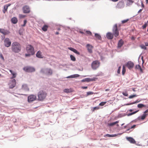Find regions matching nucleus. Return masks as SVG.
I'll list each match as a JSON object with an SVG mask.
<instances>
[{
	"mask_svg": "<svg viewBox=\"0 0 148 148\" xmlns=\"http://www.w3.org/2000/svg\"><path fill=\"white\" fill-rule=\"evenodd\" d=\"M21 45L19 43L15 42L12 43L11 50L13 52L18 53L21 51Z\"/></svg>",
	"mask_w": 148,
	"mask_h": 148,
	"instance_id": "f257e3e1",
	"label": "nucleus"
},
{
	"mask_svg": "<svg viewBox=\"0 0 148 148\" xmlns=\"http://www.w3.org/2000/svg\"><path fill=\"white\" fill-rule=\"evenodd\" d=\"M26 50L27 54H25V56L26 57H29L31 55H33L34 54V49L33 47L31 45H28L26 47Z\"/></svg>",
	"mask_w": 148,
	"mask_h": 148,
	"instance_id": "f03ea898",
	"label": "nucleus"
},
{
	"mask_svg": "<svg viewBox=\"0 0 148 148\" xmlns=\"http://www.w3.org/2000/svg\"><path fill=\"white\" fill-rule=\"evenodd\" d=\"M47 93L44 91L40 90L38 93V99L40 101H43L46 97Z\"/></svg>",
	"mask_w": 148,
	"mask_h": 148,
	"instance_id": "7ed1b4c3",
	"label": "nucleus"
},
{
	"mask_svg": "<svg viewBox=\"0 0 148 148\" xmlns=\"http://www.w3.org/2000/svg\"><path fill=\"white\" fill-rule=\"evenodd\" d=\"M112 32L113 34L115 37H117L119 35V30L118 29L117 24H115L113 26L112 29Z\"/></svg>",
	"mask_w": 148,
	"mask_h": 148,
	"instance_id": "20e7f679",
	"label": "nucleus"
},
{
	"mask_svg": "<svg viewBox=\"0 0 148 148\" xmlns=\"http://www.w3.org/2000/svg\"><path fill=\"white\" fill-rule=\"evenodd\" d=\"M41 72L47 75H51L52 74V71L50 69H42L41 70Z\"/></svg>",
	"mask_w": 148,
	"mask_h": 148,
	"instance_id": "39448f33",
	"label": "nucleus"
},
{
	"mask_svg": "<svg viewBox=\"0 0 148 148\" xmlns=\"http://www.w3.org/2000/svg\"><path fill=\"white\" fill-rule=\"evenodd\" d=\"M100 63L98 60L93 61L91 64L92 68L94 70H95L99 66Z\"/></svg>",
	"mask_w": 148,
	"mask_h": 148,
	"instance_id": "423d86ee",
	"label": "nucleus"
},
{
	"mask_svg": "<svg viewBox=\"0 0 148 148\" xmlns=\"http://www.w3.org/2000/svg\"><path fill=\"white\" fill-rule=\"evenodd\" d=\"M23 70L27 72H32L35 71L34 68L31 66H26L23 68Z\"/></svg>",
	"mask_w": 148,
	"mask_h": 148,
	"instance_id": "0eeeda50",
	"label": "nucleus"
},
{
	"mask_svg": "<svg viewBox=\"0 0 148 148\" xmlns=\"http://www.w3.org/2000/svg\"><path fill=\"white\" fill-rule=\"evenodd\" d=\"M36 95H31L28 97V101L31 103V102L36 100Z\"/></svg>",
	"mask_w": 148,
	"mask_h": 148,
	"instance_id": "6e6552de",
	"label": "nucleus"
},
{
	"mask_svg": "<svg viewBox=\"0 0 148 148\" xmlns=\"http://www.w3.org/2000/svg\"><path fill=\"white\" fill-rule=\"evenodd\" d=\"M23 12L24 13H29L30 12L29 6L27 5H24L22 8Z\"/></svg>",
	"mask_w": 148,
	"mask_h": 148,
	"instance_id": "1a4fd4ad",
	"label": "nucleus"
},
{
	"mask_svg": "<svg viewBox=\"0 0 148 148\" xmlns=\"http://www.w3.org/2000/svg\"><path fill=\"white\" fill-rule=\"evenodd\" d=\"M16 80L14 79L11 80L10 81L9 84V88H12L16 86Z\"/></svg>",
	"mask_w": 148,
	"mask_h": 148,
	"instance_id": "9d476101",
	"label": "nucleus"
},
{
	"mask_svg": "<svg viewBox=\"0 0 148 148\" xmlns=\"http://www.w3.org/2000/svg\"><path fill=\"white\" fill-rule=\"evenodd\" d=\"M11 42L9 38H6L4 40V44L5 47H10L11 45Z\"/></svg>",
	"mask_w": 148,
	"mask_h": 148,
	"instance_id": "9b49d317",
	"label": "nucleus"
},
{
	"mask_svg": "<svg viewBox=\"0 0 148 148\" xmlns=\"http://www.w3.org/2000/svg\"><path fill=\"white\" fill-rule=\"evenodd\" d=\"M124 7V2L123 1L119 2L116 6V8L118 9H121Z\"/></svg>",
	"mask_w": 148,
	"mask_h": 148,
	"instance_id": "f8f14e48",
	"label": "nucleus"
},
{
	"mask_svg": "<svg viewBox=\"0 0 148 148\" xmlns=\"http://www.w3.org/2000/svg\"><path fill=\"white\" fill-rule=\"evenodd\" d=\"M126 66L129 69H131L134 66V64L132 62L129 61L126 64Z\"/></svg>",
	"mask_w": 148,
	"mask_h": 148,
	"instance_id": "ddd939ff",
	"label": "nucleus"
},
{
	"mask_svg": "<svg viewBox=\"0 0 148 148\" xmlns=\"http://www.w3.org/2000/svg\"><path fill=\"white\" fill-rule=\"evenodd\" d=\"M97 79L96 78H86L84 79L81 80L82 82H89L90 81H95Z\"/></svg>",
	"mask_w": 148,
	"mask_h": 148,
	"instance_id": "4468645a",
	"label": "nucleus"
},
{
	"mask_svg": "<svg viewBox=\"0 0 148 148\" xmlns=\"http://www.w3.org/2000/svg\"><path fill=\"white\" fill-rule=\"evenodd\" d=\"M0 32L4 35L8 34L10 33V32L8 30H5L4 29L1 28H0Z\"/></svg>",
	"mask_w": 148,
	"mask_h": 148,
	"instance_id": "2eb2a0df",
	"label": "nucleus"
},
{
	"mask_svg": "<svg viewBox=\"0 0 148 148\" xmlns=\"http://www.w3.org/2000/svg\"><path fill=\"white\" fill-rule=\"evenodd\" d=\"M86 48L87 49L88 52L90 53H92V49L93 47L91 45L89 44H87L86 46Z\"/></svg>",
	"mask_w": 148,
	"mask_h": 148,
	"instance_id": "dca6fc26",
	"label": "nucleus"
},
{
	"mask_svg": "<svg viewBox=\"0 0 148 148\" xmlns=\"http://www.w3.org/2000/svg\"><path fill=\"white\" fill-rule=\"evenodd\" d=\"M113 34L110 32H108L106 34V37L108 39H112L113 37Z\"/></svg>",
	"mask_w": 148,
	"mask_h": 148,
	"instance_id": "f3484780",
	"label": "nucleus"
},
{
	"mask_svg": "<svg viewBox=\"0 0 148 148\" xmlns=\"http://www.w3.org/2000/svg\"><path fill=\"white\" fill-rule=\"evenodd\" d=\"M148 112V109L146 110L144 112V114L141 117V119L143 120L148 115V114H147Z\"/></svg>",
	"mask_w": 148,
	"mask_h": 148,
	"instance_id": "a211bd4d",
	"label": "nucleus"
},
{
	"mask_svg": "<svg viewBox=\"0 0 148 148\" xmlns=\"http://www.w3.org/2000/svg\"><path fill=\"white\" fill-rule=\"evenodd\" d=\"M124 44V41L122 39L120 40L118 44L117 47L118 48H120Z\"/></svg>",
	"mask_w": 148,
	"mask_h": 148,
	"instance_id": "6ab92c4d",
	"label": "nucleus"
},
{
	"mask_svg": "<svg viewBox=\"0 0 148 148\" xmlns=\"http://www.w3.org/2000/svg\"><path fill=\"white\" fill-rule=\"evenodd\" d=\"M134 2V1L132 0H127L126 1V5L130 6Z\"/></svg>",
	"mask_w": 148,
	"mask_h": 148,
	"instance_id": "aec40b11",
	"label": "nucleus"
},
{
	"mask_svg": "<svg viewBox=\"0 0 148 148\" xmlns=\"http://www.w3.org/2000/svg\"><path fill=\"white\" fill-rule=\"evenodd\" d=\"M127 139L131 143L134 144L136 143L135 140L132 137H127Z\"/></svg>",
	"mask_w": 148,
	"mask_h": 148,
	"instance_id": "412c9836",
	"label": "nucleus"
},
{
	"mask_svg": "<svg viewBox=\"0 0 148 148\" xmlns=\"http://www.w3.org/2000/svg\"><path fill=\"white\" fill-rule=\"evenodd\" d=\"M68 49L71 51L75 53L78 55H79L80 53L76 49L72 47H68Z\"/></svg>",
	"mask_w": 148,
	"mask_h": 148,
	"instance_id": "4be33fe9",
	"label": "nucleus"
},
{
	"mask_svg": "<svg viewBox=\"0 0 148 148\" xmlns=\"http://www.w3.org/2000/svg\"><path fill=\"white\" fill-rule=\"evenodd\" d=\"M11 21L12 23L14 24H15L17 23L18 20L16 18L14 17L12 18Z\"/></svg>",
	"mask_w": 148,
	"mask_h": 148,
	"instance_id": "5701e85b",
	"label": "nucleus"
},
{
	"mask_svg": "<svg viewBox=\"0 0 148 148\" xmlns=\"http://www.w3.org/2000/svg\"><path fill=\"white\" fill-rule=\"evenodd\" d=\"M36 56L37 57L40 58H42L43 57H42V52L40 51H38L37 53L36 54Z\"/></svg>",
	"mask_w": 148,
	"mask_h": 148,
	"instance_id": "b1692460",
	"label": "nucleus"
},
{
	"mask_svg": "<svg viewBox=\"0 0 148 148\" xmlns=\"http://www.w3.org/2000/svg\"><path fill=\"white\" fill-rule=\"evenodd\" d=\"M10 71V72L11 73V74L12 75V77H11V79H13L14 78H15L16 77V73H15L13 72L11 70H9Z\"/></svg>",
	"mask_w": 148,
	"mask_h": 148,
	"instance_id": "393cba45",
	"label": "nucleus"
},
{
	"mask_svg": "<svg viewBox=\"0 0 148 148\" xmlns=\"http://www.w3.org/2000/svg\"><path fill=\"white\" fill-rule=\"evenodd\" d=\"M135 68L136 69H139L141 73L143 72V70L139 65H136Z\"/></svg>",
	"mask_w": 148,
	"mask_h": 148,
	"instance_id": "a878e982",
	"label": "nucleus"
},
{
	"mask_svg": "<svg viewBox=\"0 0 148 148\" xmlns=\"http://www.w3.org/2000/svg\"><path fill=\"white\" fill-rule=\"evenodd\" d=\"M48 27V26L46 25H45L42 28V30L44 32L46 31Z\"/></svg>",
	"mask_w": 148,
	"mask_h": 148,
	"instance_id": "bb28decb",
	"label": "nucleus"
},
{
	"mask_svg": "<svg viewBox=\"0 0 148 148\" xmlns=\"http://www.w3.org/2000/svg\"><path fill=\"white\" fill-rule=\"evenodd\" d=\"M116 136L115 135H113V134H107L105 135L104 136V137H113L115 136Z\"/></svg>",
	"mask_w": 148,
	"mask_h": 148,
	"instance_id": "cd10ccee",
	"label": "nucleus"
},
{
	"mask_svg": "<svg viewBox=\"0 0 148 148\" xmlns=\"http://www.w3.org/2000/svg\"><path fill=\"white\" fill-rule=\"evenodd\" d=\"M95 37L99 40H101V37L100 35L98 34H95Z\"/></svg>",
	"mask_w": 148,
	"mask_h": 148,
	"instance_id": "c85d7f7f",
	"label": "nucleus"
},
{
	"mask_svg": "<svg viewBox=\"0 0 148 148\" xmlns=\"http://www.w3.org/2000/svg\"><path fill=\"white\" fill-rule=\"evenodd\" d=\"M22 89L23 90H26L28 91L29 90V89L28 88L27 86L25 84L23 85Z\"/></svg>",
	"mask_w": 148,
	"mask_h": 148,
	"instance_id": "c756f323",
	"label": "nucleus"
},
{
	"mask_svg": "<svg viewBox=\"0 0 148 148\" xmlns=\"http://www.w3.org/2000/svg\"><path fill=\"white\" fill-rule=\"evenodd\" d=\"M64 92L66 93L71 92H72L71 89H65L64 90Z\"/></svg>",
	"mask_w": 148,
	"mask_h": 148,
	"instance_id": "7c9ffc66",
	"label": "nucleus"
},
{
	"mask_svg": "<svg viewBox=\"0 0 148 148\" xmlns=\"http://www.w3.org/2000/svg\"><path fill=\"white\" fill-rule=\"evenodd\" d=\"M146 106L142 103L139 104L138 105L137 107L138 108H141L143 107H145Z\"/></svg>",
	"mask_w": 148,
	"mask_h": 148,
	"instance_id": "2f4dec72",
	"label": "nucleus"
},
{
	"mask_svg": "<svg viewBox=\"0 0 148 148\" xmlns=\"http://www.w3.org/2000/svg\"><path fill=\"white\" fill-rule=\"evenodd\" d=\"M119 122V121H116L115 122L109 123V125L110 126H112L118 123Z\"/></svg>",
	"mask_w": 148,
	"mask_h": 148,
	"instance_id": "473e14b6",
	"label": "nucleus"
},
{
	"mask_svg": "<svg viewBox=\"0 0 148 148\" xmlns=\"http://www.w3.org/2000/svg\"><path fill=\"white\" fill-rule=\"evenodd\" d=\"M8 6L7 5H5L4 6V9L3 10V12L4 13H5V12L7 11L8 9Z\"/></svg>",
	"mask_w": 148,
	"mask_h": 148,
	"instance_id": "72a5a7b5",
	"label": "nucleus"
},
{
	"mask_svg": "<svg viewBox=\"0 0 148 148\" xmlns=\"http://www.w3.org/2000/svg\"><path fill=\"white\" fill-rule=\"evenodd\" d=\"M71 60L73 61H75L76 60V58L75 56L72 55H71L70 56Z\"/></svg>",
	"mask_w": 148,
	"mask_h": 148,
	"instance_id": "f704fd0d",
	"label": "nucleus"
},
{
	"mask_svg": "<svg viewBox=\"0 0 148 148\" xmlns=\"http://www.w3.org/2000/svg\"><path fill=\"white\" fill-rule=\"evenodd\" d=\"M86 35L92 36V33L91 32L89 31H86Z\"/></svg>",
	"mask_w": 148,
	"mask_h": 148,
	"instance_id": "c9c22d12",
	"label": "nucleus"
},
{
	"mask_svg": "<svg viewBox=\"0 0 148 148\" xmlns=\"http://www.w3.org/2000/svg\"><path fill=\"white\" fill-rule=\"evenodd\" d=\"M125 72V66L123 65V69L122 71V73L123 75H124Z\"/></svg>",
	"mask_w": 148,
	"mask_h": 148,
	"instance_id": "e433bc0d",
	"label": "nucleus"
},
{
	"mask_svg": "<svg viewBox=\"0 0 148 148\" xmlns=\"http://www.w3.org/2000/svg\"><path fill=\"white\" fill-rule=\"evenodd\" d=\"M86 96H88L89 95H93L94 94H95V93H94L93 92H91V91H89L87 92L86 93Z\"/></svg>",
	"mask_w": 148,
	"mask_h": 148,
	"instance_id": "4c0bfd02",
	"label": "nucleus"
},
{
	"mask_svg": "<svg viewBox=\"0 0 148 148\" xmlns=\"http://www.w3.org/2000/svg\"><path fill=\"white\" fill-rule=\"evenodd\" d=\"M138 110L137 111H135L134 112H133L129 113V114H127V116H130L132 115L133 114H134L138 112Z\"/></svg>",
	"mask_w": 148,
	"mask_h": 148,
	"instance_id": "58836bf2",
	"label": "nucleus"
},
{
	"mask_svg": "<svg viewBox=\"0 0 148 148\" xmlns=\"http://www.w3.org/2000/svg\"><path fill=\"white\" fill-rule=\"evenodd\" d=\"M140 47L142 49L144 50H146L147 49V47L143 45H141L140 46Z\"/></svg>",
	"mask_w": 148,
	"mask_h": 148,
	"instance_id": "ea45409f",
	"label": "nucleus"
},
{
	"mask_svg": "<svg viewBox=\"0 0 148 148\" xmlns=\"http://www.w3.org/2000/svg\"><path fill=\"white\" fill-rule=\"evenodd\" d=\"M106 103V102L104 101V102H102L101 103H100L99 104V106H104L105 104Z\"/></svg>",
	"mask_w": 148,
	"mask_h": 148,
	"instance_id": "a19ab883",
	"label": "nucleus"
},
{
	"mask_svg": "<svg viewBox=\"0 0 148 148\" xmlns=\"http://www.w3.org/2000/svg\"><path fill=\"white\" fill-rule=\"evenodd\" d=\"M25 16H26L25 15L21 14H20L19 15V17L20 18H23Z\"/></svg>",
	"mask_w": 148,
	"mask_h": 148,
	"instance_id": "79ce46f5",
	"label": "nucleus"
},
{
	"mask_svg": "<svg viewBox=\"0 0 148 148\" xmlns=\"http://www.w3.org/2000/svg\"><path fill=\"white\" fill-rule=\"evenodd\" d=\"M79 76V75L78 74H75V75H71V76L72 77V78L78 77Z\"/></svg>",
	"mask_w": 148,
	"mask_h": 148,
	"instance_id": "37998d69",
	"label": "nucleus"
},
{
	"mask_svg": "<svg viewBox=\"0 0 148 148\" xmlns=\"http://www.w3.org/2000/svg\"><path fill=\"white\" fill-rule=\"evenodd\" d=\"M129 20V19H128L123 20L121 21L122 23L123 24L125 23H127Z\"/></svg>",
	"mask_w": 148,
	"mask_h": 148,
	"instance_id": "c03bdc74",
	"label": "nucleus"
},
{
	"mask_svg": "<svg viewBox=\"0 0 148 148\" xmlns=\"http://www.w3.org/2000/svg\"><path fill=\"white\" fill-rule=\"evenodd\" d=\"M137 97V95H131L129 97V99H132V98H134V97Z\"/></svg>",
	"mask_w": 148,
	"mask_h": 148,
	"instance_id": "a18cd8bd",
	"label": "nucleus"
},
{
	"mask_svg": "<svg viewBox=\"0 0 148 148\" xmlns=\"http://www.w3.org/2000/svg\"><path fill=\"white\" fill-rule=\"evenodd\" d=\"M99 109V107H96L93 108V110L92 111H94L95 110H98Z\"/></svg>",
	"mask_w": 148,
	"mask_h": 148,
	"instance_id": "49530a36",
	"label": "nucleus"
},
{
	"mask_svg": "<svg viewBox=\"0 0 148 148\" xmlns=\"http://www.w3.org/2000/svg\"><path fill=\"white\" fill-rule=\"evenodd\" d=\"M27 21L26 20H25L24 21V24H23V25H22V27H24V26H25L26 23H27Z\"/></svg>",
	"mask_w": 148,
	"mask_h": 148,
	"instance_id": "de8ad7c7",
	"label": "nucleus"
},
{
	"mask_svg": "<svg viewBox=\"0 0 148 148\" xmlns=\"http://www.w3.org/2000/svg\"><path fill=\"white\" fill-rule=\"evenodd\" d=\"M123 94L125 96H127L128 95V94L127 92H123Z\"/></svg>",
	"mask_w": 148,
	"mask_h": 148,
	"instance_id": "09e8293b",
	"label": "nucleus"
},
{
	"mask_svg": "<svg viewBox=\"0 0 148 148\" xmlns=\"http://www.w3.org/2000/svg\"><path fill=\"white\" fill-rule=\"evenodd\" d=\"M147 23H145L143 26V29H144L146 28V27H147Z\"/></svg>",
	"mask_w": 148,
	"mask_h": 148,
	"instance_id": "8fccbe9b",
	"label": "nucleus"
},
{
	"mask_svg": "<svg viewBox=\"0 0 148 148\" xmlns=\"http://www.w3.org/2000/svg\"><path fill=\"white\" fill-rule=\"evenodd\" d=\"M121 69V67L120 66H119V67L118 69L117 70V73L119 74L120 73V72Z\"/></svg>",
	"mask_w": 148,
	"mask_h": 148,
	"instance_id": "3c124183",
	"label": "nucleus"
},
{
	"mask_svg": "<svg viewBox=\"0 0 148 148\" xmlns=\"http://www.w3.org/2000/svg\"><path fill=\"white\" fill-rule=\"evenodd\" d=\"M0 58H1V59L3 60H4V57L3 56V55L1 54L0 55Z\"/></svg>",
	"mask_w": 148,
	"mask_h": 148,
	"instance_id": "603ef678",
	"label": "nucleus"
},
{
	"mask_svg": "<svg viewBox=\"0 0 148 148\" xmlns=\"http://www.w3.org/2000/svg\"><path fill=\"white\" fill-rule=\"evenodd\" d=\"M138 101H136V102H134L133 103H130V104H126V105H130V104H133L134 103H138Z\"/></svg>",
	"mask_w": 148,
	"mask_h": 148,
	"instance_id": "864d4df0",
	"label": "nucleus"
},
{
	"mask_svg": "<svg viewBox=\"0 0 148 148\" xmlns=\"http://www.w3.org/2000/svg\"><path fill=\"white\" fill-rule=\"evenodd\" d=\"M81 88L83 89H86L88 87L87 86H82Z\"/></svg>",
	"mask_w": 148,
	"mask_h": 148,
	"instance_id": "5fc2aeb1",
	"label": "nucleus"
},
{
	"mask_svg": "<svg viewBox=\"0 0 148 148\" xmlns=\"http://www.w3.org/2000/svg\"><path fill=\"white\" fill-rule=\"evenodd\" d=\"M21 35L22 34V32L21 31V30H19L18 32Z\"/></svg>",
	"mask_w": 148,
	"mask_h": 148,
	"instance_id": "6e6d98bb",
	"label": "nucleus"
},
{
	"mask_svg": "<svg viewBox=\"0 0 148 148\" xmlns=\"http://www.w3.org/2000/svg\"><path fill=\"white\" fill-rule=\"evenodd\" d=\"M136 126V125H133L132 126L130 129H132V128H135V127Z\"/></svg>",
	"mask_w": 148,
	"mask_h": 148,
	"instance_id": "4d7b16f0",
	"label": "nucleus"
},
{
	"mask_svg": "<svg viewBox=\"0 0 148 148\" xmlns=\"http://www.w3.org/2000/svg\"><path fill=\"white\" fill-rule=\"evenodd\" d=\"M143 10V9H140L138 12V13H139L141 12L142 10Z\"/></svg>",
	"mask_w": 148,
	"mask_h": 148,
	"instance_id": "13d9d810",
	"label": "nucleus"
},
{
	"mask_svg": "<svg viewBox=\"0 0 148 148\" xmlns=\"http://www.w3.org/2000/svg\"><path fill=\"white\" fill-rule=\"evenodd\" d=\"M141 5L143 8H144L145 7L144 5L143 4L142 1L141 2Z\"/></svg>",
	"mask_w": 148,
	"mask_h": 148,
	"instance_id": "bf43d9fd",
	"label": "nucleus"
},
{
	"mask_svg": "<svg viewBox=\"0 0 148 148\" xmlns=\"http://www.w3.org/2000/svg\"><path fill=\"white\" fill-rule=\"evenodd\" d=\"M145 45L146 46H148V42H145Z\"/></svg>",
	"mask_w": 148,
	"mask_h": 148,
	"instance_id": "052dcab7",
	"label": "nucleus"
},
{
	"mask_svg": "<svg viewBox=\"0 0 148 148\" xmlns=\"http://www.w3.org/2000/svg\"><path fill=\"white\" fill-rule=\"evenodd\" d=\"M141 59L143 61V63L142 64H143L144 63V60H143V57H141Z\"/></svg>",
	"mask_w": 148,
	"mask_h": 148,
	"instance_id": "680f3d73",
	"label": "nucleus"
},
{
	"mask_svg": "<svg viewBox=\"0 0 148 148\" xmlns=\"http://www.w3.org/2000/svg\"><path fill=\"white\" fill-rule=\"evenodd\" d=\"M72 76H71V75H70V76H69L67 77H66V78H72Z\"/></svg>",
	"mask_w": 148,
	"mask_h": 148,
	"instance_id": "e2e57ef3",
	"label": "nucleus"
},
{
	"mask_svg": "<svg viewBox=\"0 0 148 148\" xmlns=\"http://www.w3.org/2000/svg\"><path fill=\"white\" fill-rule=\"evenodd\" d=\"M131 39L132 40H134L135 39V38L134 36H132V37Z\"/></svg>",
	"mask_w": 148,
	"mask_h": 148,
	"instance_id": "0e129e2a",
	"label": "nucleus"
},
{
	"mask_svg": "<svg viewBox=\"0 0 148 148\" xmlns=\"http://www.w3.org/2000/svg\"><path fill=\"white\" fill-rule=\"evenodd\" d=\"M109 90H110V89H106L105 90V91H109Z\"/></svg>",
	"mask_w": 148,
	"mask_h": 148,
	"instance_id": "69168bd1",
	"label": "nucleus"
},
{
	"mask_svg": "<svg viewBox=\"0 0 148 148\" xmlns=\"http://www.w3.org/2000/svg\"><path fill=\"white\" fill-rule=\"evenodd\" d=\"M59 34V33H58V32H56V35H58Z\"/></svg>",
	"mask_w": 148,
	"mask_h": 148,
	"instance_id": "338daca9",
	"label": "nucleus"
},
{
	"mask_svg": "<svg viewBox=\"0 0 148 148\" xmlns=\"http://www.w3.org/2000/svg\"><path fill=\"white\" fill-rule=\"evenodd\" d=\"M129 111L130 112H132L133 111V110L132 109H130Z\"/></svg>",
	"mask_w": 148,
	"mask_h": 148,
	"instance_id": "774afa93",
	"label": "nucleus"
}]
</instances>
